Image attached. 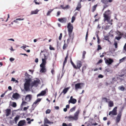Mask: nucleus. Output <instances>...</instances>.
Masks as SVG:
<instances>
[{"instance_id": "36", "label": "nucleus", "mask_w": 126, "mask_h": 126, "mask_svg": "<svg viewBox=\"0 0 126 126\" xmlns=\"http://www.w3.org/2000/svg\"><path fill=\"white\" fill-rule=\"evenodd\" d=\"M53 10H50L48 11L47 14V16H49L50 15V13L53 11Z\"/></svg>"}, {"instance_id": "2", "label": "nucleus", "mask_w": 126, "mask_h": 126, "mask_svg": "<svg viewBox=\"0 0 126 126\" xmlns=\"http://www.w3.org/2000/svg\"><path fill=\"white\" fill-rule=\"evenodd\" d=\"M67 28H68L69 35V36L71 37L73 27V25L71 24L70 22L68 23Z\"/></svg>"}, {"instance_id": "30", "label": "nucleus", "mask_w": 126, "mask_h": 126, "mask_svg": "<svg viewBox=\"0 0 126 126\" xmlns=\"http://www.w3.org/2000/svg\"><path fill=\"white\" fill-rule=\"evenodd\" d=\"M97 5V4H96L93 6L92 9V12H94L95 10Z\"/></svg>"}, {"instance_id": "50", "label": "nucleus", "mask_w": 126, "mask_h": 126, "mask_svg": "<svg viewBox=\"0 0 126 126\" xmlns=\"http://www.w3.org/2000/svg\"><path fill=\"white\" fill-rule=\"evenodd\" d=\"M123 50L126 52V43H125L124 47Z\"/></svg>"}, {"instance_id": "53", "label": "nucleus", "mask_w": 126, "mask_h": 126, "mask_svg": "<svg viewBox=\"0 0 126 126\" xmlns=\"http://www.w3.org/2000/svg\"><path fill=\"white\" fill-rule=\"evenodd\" d=\"M29 107V106H28L27 107H25L23 109V110L24 111H26Z\"/></svg>"}, {"instance_id": "17", "label": "nucleus", "mask_w": 126, "mask_h": 126, "mask_svg": "<svg viewBox=\"0 0 126 126\" xmlns=\"http://www.w3.org/2000/svg\"><path fill=\"white\" fill-rule=\"evenodd\" d=\"M76 81L73 82L74 84H75V87H81L83 86L84 84L83 83H79L77 84H76Z\"/></svg>"}, {"instance_id": "34", "label": "nucleus", "mask_w": 126, "mask_h": 126, "mask_svg": "<svg viewBox=\"0 0 126 126\" xmlns=\"http://www.w3.org/2000/svg\"><path fill=\"white\" fill-rule=\"evenodd\" d=\"M19 119L18 116H17L14 118V120L16 123H17V122Z\"/></svg>"}, {"instance_id": "7", "label": "nucleus", "mask_w": 126, "mask_h": 126, "mask_svg": "<svg viewBox=\"0 0 126 126\" xmlns=\"http://www.w3.org/2000/svg\"><path fill=\"white\" fill-rule=\"evenodd\" d=\"M82 63L81 61H77V66H76V68H75L77 69H80V68L82 66Z\"/></svg>"}, {"instance_id": "27", "label": "nucleus", "mask_w": 126, "mask_h": 126, "mask_svg": "<svg viewBox=\"0 0 126 126\" xmlns=\"http://www.w3.org/2000/svg\"><path fill=\"white\" fill-rule=\"evenodd\" d=\"M111 13L110 12V11L109 10H107L106 11L105 13H104L103 14H105L106 15H107V16H109V15Z\"/></svg>"}, {"instance_id": "5", "label": "nucleus", "mask_w": 126, "mask_h": 126, "mask_svg": "<svg viewBox=\"0 0 126 126\" xmlns=\"http://www.w3.org/2000/svg\"><path fill=\"white\" fill-rule=\"evenodd\" d=\"M117 108L116 107H115L113 109L112 111H110L109 113V115H110L111 114L112 115H115L117 114Z\"/></svg>"}, {"instance_id": "41", "label": "nucleus", "mask_w": 126, "mask_h": 126, "mask_svg": "<svg viewBox=\"0 0 126 126\" xmlns=\"http://www.w3.org/2000/svg\"><path fill=\"white\" fill-rule=\"evenodd\" d=\"M86 53V52L85 51H84L83 52L82 54V58L83 59H84L85 57V55Z\"/></svg>"}, {"instance_id": "9", "label": "nucleus", "mask_w": 126, "mask_h": 126, "mask_svg": "<svg viewBox=\"0 0 126 126\" xmlns=\"http://www.w3.org/2000/svg\"><path fill=\"white\" fill-rule=\"evenodd\" d=\"M79 112V110H78L76 111L74 114V119H75L76 120H77L78 119V117Z\"/></svg>"}, {"instance_id": "29", "label": "nucleus", "mask_w": 126, "mask_h": 126, "mask_svg": "<svg viewBox=\"0 0 126 126\" xmlns=\"http://www.w3.org/2000/svg\"><path fill=\"white\" fill-rule=\"evenodd\" d=\"M109 99H107L105 97H103L102 98V101L103 102H108V100Z\"/></svg>"}, {"instance_id": "52", "label": "nucleus", "mask_w": 126, "mask_h": 126, "mask_svg": "<svg viewBox=\"0 0 126 126\" xmlns=\"http://www.w3.org/2000/svg\"><path fill=\"white\" fill-rule=\"evenodd\" d=\"M70 37V38H68L67 39V44H68L69 42H70V39H71V37Z\"/></svg>"}, {"instance_id": "22", "label": "nucleus", "mask_w": 126, "mask_h": 126, "mask_svg": "<svg viewBox=\"0 0 126 126\" xmlns=\"http://www.w3.org/2000/svg\"><path fill=\"white\" fill-rule=\"evenodd\" d=\"M76 100L74 98L73 99H72L71 100H69L68 101V103L69 104L71 103L73 104H75L76 103Z\"/></svg>"}, {"instance_id": "48", "label": "nucleus", "mask_w": 126, "mask_h": 126, "mask_svg": "<svg viewBox=\"0 0 126 126\" xmlns=\"http://www.w3.org/2000/svg\"><path fill=\"white\" fill-rule=\"evenodd\" d=\"M50 110L49 109L47 110L46 112V113L48 114L50 112Z\"/></svg>"}, {"instance_id": "49", "label": "nucleus", "mask_w": 126, "mask_h": 126, "mask_svg": "<svg viewBox=\"0 0 126 126\" xmlns=\"http://www.w3.org/2000/svg\"><path fill=\"white\" fill-rule=\"evenodd\" d=\"M24 88L26 91H28L29 90V87H24Z\"/></svg>"}, {"instance_id": "25", "label": "nucleus", "mask_w": 126, "mask_h": 126, "mask_svg": "<svg viewBox=\"0 0 126 126\" xmlns=\"http://www.w3.org/2000/svg\"><path fill=\"white\" fill-rule=\"evenodd\" d=\"M64 44L63 46V49L65 50V49L67 47L68 44H66L65 40H64Z\"/></svg>"}, {"instance_id": "44", "label": "nucleus", "mask_w": 126, "mask_h": 126, "mask_svg": "<svg viewBox=\"0 0 126 126\" xmlns=\"http://www.w3.org/2000/svg\"><path fill=\"white\" fill-rule=\"evenodd\" d=\"M102 49V47H101L99 45H98V48L97 49V50L98 51L100 50L101 49Z\"/></svg>"}, {"instance_id": "32", "label": "nucleus", "mask_w": 126, "mask_h": 126, "mask_svg": "<svg viewBox=\"0 0 126 126\" xmlns=\"http://www.w3.org/2000/svg\"><path fill=\"white\" fill-rule=\"evenodd\" d=\"M11 81L15 82V83H18V80H16L15 79L13 78H12Z\"/></svg>"}, {"instance_id": "1", "label": "nucleus", "mask_w": 126, "mask_h": 126, "mask_svg": "<svg viewBox=\"0 0 126 126\" xmlns=\"http://www.w3.org/2000/svg\"><path fill=\"white\" fill-rule=\"evenodd\" d=\"M40 81L37 78L36 79L31 83V87H37L39 84H40Z\"/></svg>"}, {"instance_id": "64", "label": "nucleus", "mask_w": 126, "mask_h": 126, "mask_svg": "<svg viewBox=\"0 0 126 126\" xmlns=\"http://www.w3.org/2000/svg\"><path fill=\"white\" fill-rule=\"evenodd\" d=\"M68 125L66 123H63L62 124V126H67Z\"/></svg>"}, {"instance_id": "63", "label": "nucleus", "mask_w": 126, "mask_h": 126, "mask_svg": "<svg viewBox=\"0 0 126 126\" xmlns=\"http://www.w3.org/2000/svg\"><path fill=\"white\" fill-rule=\"evenodd\" d=\"M41 98H38L36 100L38 102H40L41 100Z\"/></svg>"}, {"instance_id": "46", "label": "nucleus", "mask_w": 126, "mask_h": 126, "mask_svg": "<svg viewBox=\"0 0 126 126\" xmlns=\"http://www.w3.org/2000/svg\"><path fill=\"white\" fill-rule=\"evenodd\" d=\"M109 38L108 36H104V39L107 40L109 39Z\"/></svg>"}, {"instance_id": "42", "label": "nucleus", "mask_w": 126, "mask_h": 126, "mask_svg": "<svg viewBox=\"0 0 126 126\" xmlns=\"http://www.w3.org/2000/svg\"><path fill=\"white\" fill-rule=\"evenodd\" d=\"M118 89L122 91H124L125 89L124 87H118Z\"/></svg>"}, {"instance_id": "8", "label": "nucleus", "mask_w": 126, "mask_h": 126, "mask_svg": "<svg viewBox=\"0 0 126 126\" xmlns=\"http://www.w3.org/2000/svg\"><path fill=\"white\" fill-rule=\"evenodd\" d=\"M24 75L25 76V80L29 79L32 80L31 76L29 75L27 72H26Z\"/></svg>"}, {"instance_id": "40", "label": "nucleus", "mask_w": 126, "mask_h": 126, "mask_svg": "<svg viewBox=\"0 0 126 126\" xmlns=\"http://www.w3.org/2000/svg\"><path fill=\"white\" fill-rule=\"evenodd\" d=\"M105 72H110L111 70L109 68H106L105 70Z\"/></svg>"}, {"instance_id": "35", "label": "nucleus", "mask_w": 126, "mask_h": 126, "mask_svg": "<svg viewBox=\"0 0 126 126\" xmlns=\"http://www.w3.org/2000/svg\"><path fill=\"white\" fill-rule=\"evenodd\" d=\"M101 1L103 3L105 4L108 3L107 0H101Z\"/></svg>"}, {"instance_id": "3", "label": "nucleus", "mask_w": 126, "mask_h": 126, "mask_svg": "<svg viewBox=\"0 0 126 126\" xmlns=\"http://www.w3.org/2000/svg\"><path fill=\"white\" fill-rule=\"evenodd\" d=\"M25 82L24 84V87H30L31 86V83L32 80L27 79L25 80Z\"/></svg>"}, {"instance_id": "33", "label": "nucleus", "mask_w": 126, "mask_h": 126, "mask_svg": "<svg viewBox=\"0 0 126 126\" xmlns=\"http://www.w3.org/2000/svg\"><path fill=\"white\" fill-rule=\"evenodd\" d=\"M126 58V57H124L121 59H120L119 60L120 62L119 63H122L124 61V60Z\"/></svg>"}, {"instance_id": "21", "label": "nucleus", "mask_w": 126, "mask_h": 126, "mask_svg": "<svg viewBox=\"0 0 126 126\" xmlns=\"http://www.w3.org/2000/svg\"><path fill=\"white\" fill-rule=\"evenodd\" d=\"M121 115V114L120 113H119L117 115L116 120V121L117 122H118L120 121V119Z\"/></svg>"}, {"instance_id": "43", "label": "nucleus", "mask_w": 126, "mask_h": 126, "mask_svg": "<svg viewBox=\"0 0 126 126\" xmlns=\"http://www.w3.org/2000/svg\"><path fill=\"white\" fill-rule=\"evenodd\" d=\"M27 104V103L26 102L23 101L22 102V103L21 105L22 106L25 105Z\"/></svg>"}, {"instance_id": "14", "label": "nucleus", "mask_w": 126, "mask_h": 126, "mask_svg": "<svg viewBox=\"0 0 126 126\" xmlns=\"http://www.w3.org/2000/svg\"><path fill=\"white\" fill-rule=\"evenodd\" d=\"M66 118L68 119L69 121H71L73 120H76L75 119H74V116H73L71 115L69 116L66 117H65V118Z\"/></svg>"}, {"instance_id": "26", "label": "nucleus", "mask_w": 126, "mask_h": 126, "mask_svg": "<svg viewBox=\"0 0 126 126\" xmlns=\"http://www.w3.org/2000/svg\"><path fill=\"white\" fill-rule=\"evenodd\" d=\"M69 89V87H67L66 88L64 89L63 90V92H62V93H63V94H65L67 92V91Z\"/></svg>"}, {"instance_id": "6", "label": "nucleus", "mask_w": 126, "mask_h": 126, "mask_svg": "<svg viewBox=\"0 0 126 126\" xmlns=\"http://www.w3.org/2000/svg\"><path fill=\"white\" fill-rule=\"evenodd\" d=\"M104 59L106 63L109 65L111 64L113 62V60L110 58H109L107 59L105 58Z\"/></svg>"}, {"instance_id": "12", "label": "nucleus", "mask_w": 126, "mask_h": 126, "mask_svg": "<svg viewBox=\"0 0 126 126\" xmlns=\"http://www.w3.org/2000/svg\"><path fill=\"white\" fill-rule=\"evenodd\" d=\"M103 16L104 18V21H109L110 20V17L109 16H107L105 14H103Z\"/></svg>"}, {"instance_id": "18", "label": "nucleus", "mask_w": 126, "mask_h": 126, "mask_svg": "<svg viewBox=\"0 0 126 126\" xmlns=\"http://www.w3.org/2000/svg\"><path fill=\"white\" fill-rule=\"evenodd\" d=\"M46 92L45 90L43 91L39 94L37 95V97H38L41 96H43L44 95L46 94Z\"/></svg>"}, {"instance_id": "19", "label": "nucleus", "mask_w": 126, "mask_h": 126, "mask_svg": "<svg viewBox=\"0 0 126 126\" xmlns=\"http://www.w3.org/2000/svg\"><path fill=\"white\" fill-rule=\"evenodd\" d=\"M81 3H80V2H78L75 10H77L78 11H79L80 9L81 8Z\"/></svg>"}, {"instance_id": "16", "label": "nucleus", "mask_w": 126, "mask_h": 126, "mask_svg": "<svg viewBox=\"0 0 126 126\" xmlns=\"http://www.w3.org/2000/svg\"><path fill=\"white\" fill-rule=\"evenodd\" d=\"M68 56V54L67 53L66 54V57L65 58L63 64V68L65 64L67 62V59Z\"/></svg>"}, {"instance_id": "59", "label": "nucleus", "mask_w": 126, "mask_h": 126, "mask_svg": "<svg viewBox=\"0 0 126 126\" xmlns=\"http://www.w3.org/2000/svg\"><path fill=\"white\" fill-rule=\"evenodd\" d=\"M86 66H84L83 67L82 69V71H83L86 68Z\"/></svg>"}, {"instance_id": "23", "label": "nucleus", "mask_w": 126, "mask_h": 126, "mask_svg": "<svg viewBox=\"0 0 126 126\" xmlns=\"http://www.w3.org/2000/svg\"><path fill=\"white\" fill-rule=\"evenodd\" d=\"M5 113L6 116H9L11 113V110L10 109H7L5 110Z\"/></svg>"}, {"instance_id": "24", "label": "nucleus", "mask_w": 126, "mask_h": 126, "mask_svg": "<svg viewBox=\"0 0 126 126\" xmlns=\"http://www.w3.org/2000/svg\"><path fill=\"white\" fill-rule=\"evenodd\" d=\"M109 106L110 107H112L113 105V102L111 101H110L108 102Z\"/></svg>"}, {"instance_id": "11", "label": "nucleus", "mask_w": 126, "mask_h": 126, "mask_svg": "<svg viewBox=\"0 0 126 126\" xmlns=\"http://www.w3.org/2000/svg\"><path fill=\"white\" fill-rule=\"evenodd\" d=\"M41 67L40 70V72L42 73H45L46 71V70L45 68V66L40 65Z\"/></svg>"}, {"instance_id": "37", "label": "nucleus", "mask_w": 126, "mask_h": 126, "mask_svg": "<svg viewBox=\"0 0 126 126\" xmlns=\"http://www.w3.org/2000/svg\"><path fill=\"white\" fill-rule=\"evenodd\" d=\"M75 19L76 17L75 16H73L71 19V22L72 23H73L75 20Z\"/></svg>"}, {"instance_id": "10", "label": "nucleus", "mask_w": 126, "mask_h": 126, "mask_svg": "<svg viewBox=\"0 0 126 126\" xmlns=\"http://www.w3.org/2000/svg\"><path fill=\"white\" fill-rule=\"evenodd\" d=\"M58 20L60 22L63 23H65L67 21L66 18V17L59 18L58 19Z\"/></svg>"}, {"instance_id": "4", "label": "nucleus", "mask_w": 126, "mask_h": 126, "mask_svg": "<svg viewBox=\"0 0 126 126\" xmlns=\"http://www.w3.org/2000/svg\"><path fill=\"white\" fill-rule=\"evenodd\" d=\"M44 58L42 59V62L40 65L45 66L46 63V60L47 59V56L45 55V54H44Z\"/></svg>"}, {"instance_id": "31", "label": "nucleus", "mask_w": 126, "mask_h": 126, "mask_svg": "<svg viewBox=\"0 0 126 126\" xmlns=\"http://www.w3.org/2000/svg\"><path fill=\"white\" fill-rule=\"evenodd\" d=\"M45 123L50 124V122L48 120L47 118H45L44 120Z\"/></svg>"}, {"instance_id": "58", "label": "nucleus", "mask_w": 126, "mask_h": 126, "mask_svg": "<svg viewBox=\"0 0 126 126\" xmlns=\"http://www.w3.org/2000/svg\"><path fill=\"white\" fill-rule=\"evenodd\" d=\"M69 6L68 5H66L65 7H64V9H69Z\"/></svg>"}, {"instance_id": "57", "label": "nucleus", "mask_w": 126, "mask_h": 126, "mask_svg": "<svg viewBox=\"0 0 126 126\" xmlns=\"http://www.w3.org/2000/svg\"><path fill=\"white\" fill-rule=\"evenodd\" d=\"M24 19V18H18L16 19V20H23Z\"/></svg>"}, {"instance_id": "61", "label": "nucleus", "mask_w": 126, "mask_h": 126, "mask_svg": "<svg viewBox=\"0 0 126 126\" xmlns=\"http://www.w3.org/2000/svg\"><path fill=\"white\" fill-rule=\"evenodd\" d=\"M103 62V60L102 59H100L99 60V61L97 63L99 64L100 63H102Z\"/></svg>"}, {"instance_id": "13", "label": "nucleus", "mask_w": 126, "mask_h": 126, "mask_svg": "<svg viewBox=\"0 0 126 126\" xmlns=\"http://www.w3.org/2000/svg\"><path fill=\"white\" fill-rule=\"evenodd\" d=\"M32 98V96L30 94H28L25 97V100L26 101H29Z\"/></svg>"}, {"instance_id": "20", "label": "nucleus", "mask_w": 126, "mask_h": 126, "mask_svg": "<svg viewBox=\"0 0 126 126\" xmlns=\"http://www.w3.org/2000/svg\"><path fill=\"white\" fill-rule=\"evenodd\" d=\"M19 96V94L17 93L14 94L12 95L13 98L15 99H17L18 98Z\"/></svg>"}, {"instance_id": "62", "label": "nucleus", "mask_w": 126, "mask_h": 126, "mask_svg": "<svg viewBox=\"0 0 126 126\" xmlns=\"http://www.w3.org/2000/svg\"><path fill=\"white\" fill-rule=\"evenodd\" d=\"M51 72L52 75H53L54 74V70L53 69H52L51 70Z\"/></svg>"}, {"instance_id": "55", "label": "nucleus", "mask_w": 126, "mask_h": 126, "mask_svg": "<svg viewBox=\"0 0 126 126\" xmlns=\"http://www.w3.org/2000/svg\"><path fill=\"white\" fill-rule=\"evenodd\" d=\"M103 76L101 74H100L98 76V78H102L103 77Z\"/></svg>"}, {"instance_id": "15", "label": "nucleus", "mask_w": 126, "mask_h": 126, "mask_svg": "<svg viewBox=\"0 0 126 126\" xmlns=\"http://www.w3.org/2000/svg\"><path fill=\"white\" fill-rule=\"evenodd\" d=\"M25 123V120H21L18 123V126H23L24 125Z\"/></svg>"}, {"instance_id": "56", "label": "nucleus", "mask_w": 126, "mask_h": 126, "mask_svg": "<svg viewBox=\"0 0 126 126\" xmlns=\"http://www.w3.org/2000/svg\"><path fill=\"white\" fill-rule=\"evenodd\" d=\"M34 2L36 4L39 5L40 4H41L42 3V2H37L36 1H35Z\"/></svg>"}, {"instance_id": "60", "label": "nucleus", "mask_w": 126, "mask_h": 126, "mask_svg": "<svg viewBox=\"0 0 126 126\" xmlns=\"http://www.w3.org/2000/svg\"><path fill=\"white\" fill-rule=\"evenodd\" d=\"M114 45L115 46V47L116 48L117 47V42H115L114 43Z\"/></svg>"}, {"instance_id": "45", "label": "nucleus", "mask_w": 126, "mask_h": 126, "mask_svg": "<svg viewBox=\"0 0 126 126\" xmlns=\"http://www.w3.org/2000/svg\"><path fill=\"white\" fill-rule=\"evenodd\" d=\"M38 102L36 101H35L33 103L32 106L33 107H35L36 106V105Z\"/></svg>"}, {"instance_id": "54", "label": "nucleus", "mask_w": 126, "mask_h": 126, "mask_svg": "<svg viewBox=\"0 0 126 126\" xmlns=\"http://www.w3.org/2000/svg\"><path fill=\"white\" fill-rule=\"evenodd\" d=\"M16 104L15 102H13V106L14 107H15L16 106Z\"/></svg>"}, {"instance_id": "39", "label": "nucleus", "mask_w": 126, "mask_h": 126, "mask_svg": "<svg viewBox=\"0 0 126 126\" xmlns=\"http://www.w3.org/2000/svg\"><path fill=\"white\" fill-rule=\"evenodd\" d=\"M76 108V107H73L71 108L70 110V111L71 112H72L73 111H74Z\"/></svg>"}, {"instance_id": "28", "label": "nucleus", "mask_w": 126, "mask_h": 126, "mask_svg": "<svg viewBox=\"0 0 126 126\" xmlns=\"http://www.w3.org/2000/svg\"><path fill=\"white\" fill-rule=\"evenodd\" d=\"M38 11L39 10H38L37 9H36V10L31 11V14L32 15L34 14H36L37 13Z\"/></svg>"}, {"instance_id": "47", "label": "nucleus", "mask_w": 126, "mask_h": 126, "mask_svg": "<svg viewBox=\"0 0 126 126\" xmlns=\"http://www.w3.org/2000/svg\"><path fill=\"white\" fill-rule=\"evenodd\" d=\"M62 34L61 33H60V35L59 37V39L60 40L62 38Z\"/></svg>"}, {"instance_id": "38", "label": "nucleus", "mask_w": 126, "mask_h": 126, "mask_svg": "<svg viewBox=\"0 0 126 126\" xmlns=\"http://www.w3.org/2000/svg\"><path fill=\"white\" fill-rule=\"evenodd\" d=\"M70 62L71 64L73 66V67L75 68H76V65L74 64V63H73V62H72V60L71 59L70 60Z\"/></svg>"}, {"instance_id": "51", "label": "nucleus", "mask_w": 126, "mask_h": 126, "mask_svg": "<svg viewBox=\"0 0 126 126\" xmlns=\"http://www.w3.org/2000/svg\"><path fill=\"white\" fill-rule=\"evenodd\" d=\"M121 37H122L121 36L116 37L115 39L118 40H119L121 38Z\"/></svg>"}]
</instances>
